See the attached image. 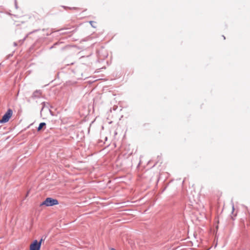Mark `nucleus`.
Returning a JSON list of instances; mask_svg holds the SVG:
<instances>
[{"instance_id":"obj_1","label":"nucleus","mask_w":250,"mask_h":250,"mask_svg":"<svg viewBox=\"0 0 250 250\" xmlns=\"http://www.w3.org/2000/svg\"><path fill=\"white\" fill-rule=\"evenodd\" d=\"M59 204V202L57 199H53L50 197L47 198L42 204V205H45L47 207L52 206Z\"/></svg>"},{"instance_id":"obj_2","label":"nucleus","mask_w":250,"mask_h":250,"mask_svg":"<svg viewBox=\"0 0 250 250\" xmlns=\"http://www.w3.org/2000/svg\"><path fill=\"white\" fill-rule=\"evenodd\" d=\"M42 240V239L40 241L35 240L30 246V250H40Z\"/></svg>"},{"instance_id":"obj_3","label":"nucleus","mask_w":250,"mask_h":250,"mask_svg":"<svg viewBox=\"0 0 250 250\" xmlns=\"http://www.w3.org/2000/svg\"><path fill=\"white\" fill-rule=\"evenodd\" d=\"M13 114V111L11 109H8L5 114L2 116V119L0 120V123L7 122Z\"/></svg>"},{"instance_id":"obj_4","label":"nucleus","mask_w":250,"mask_h":250,"mask_svg":"<svg viewBox=\"0 0 250 250\" xmlns=\"http://www.w3.org/2000/svg\"><path fill=\"white\" fill-rule=\"evenodd\" d=\"M42 92L41 90H36L32 95L33 98H40Z\"/></svg>"},{"instance_id":"obj_5","label":"nucleus","mask_w":250,"mask_h":250,"mask_svg":"<svg viewBox=\"0 0 250 250\" xmlns=\"http://www.w3.org/2000/svg\"><path fill=\"white\" fill-rule=\"evenodd\" d=\"M45 125L46 124L45 123H40L37 129L38 131L41 130L43 127L45 126Z\"/></svg>"},{"instance_id":"obj_6","label":"nucleus","mask_w":250,"mask_h":250,"mask_svg":"<svg viewBox=\"0 0 250 250\" xmlns=\"http://www.w3.org/2000/svg\"><path fill=\"white\" fill-rule=\"evenodd\" d=\"M89 23L90 24H91V25L94 27V28H95L96 26H95V21H89Z\"/></svg>"},{"instance_id":"obj_7","label":"nucleus","mask_w":250,"mask_h":250,"mask_svg":"<svg viewBox=\"0 0 250 250\" xmlns=\"http://www.w3.org/2000/svg\"><path fill=\"white\" fill-rule=\"evenodd\" d=\"M63 7H64L65 9H67V8H68V9H72V8H71V7H65V6H63ZM74 8H75L74 7H73V9H74Z\"/></svg>"},{"instance_id":"obj_8","label":"nucleus","mask_w":250,"mask_h":250,"mask_svg":"<svg viewBox=\"0 0 250 250\" xmlns=\"http://www.w3.org/2000/svg\"><path fill=\"white\" fill-rule=\"evenodd\" d=\"M15 3L16 8H17V0H15Z\"/></svg>"},{"instance_id":"obj_9","label":"nucleus","mask_w":250,"mask_h":250,"mask_svg":"<svg viewBox=\"0 0 250 250\" xmlns=\"http://www.w3.org/2000/svg\"><path fill=\"white\" fill-rule=\"evenodd\" d=\"M110 250H116L114 248H112Z\"/></svg>"},{"instance_id":"obj_10","label":"nucleus","mask_w":250,"mask_h":250,"mask_svg":"<svg viewBox=\"0 0 250 250\" xmlns=\"http://www.w3.org/2000/svg\"><path fill=\"white\" fill-rule=\"evenodd\" d=\"M223 38H224V39L225 40L226 38L224 36H223Z\"/></svg>"},{"instance_id":"obj_11","label":"nucleus","mask_w":250,"mask_h":250,"mask_svg":"<svg viewBox=\"0 0 250 250\" xmlns=\"http://www.w3.org/2000/svg\"><path fill=\"white\" fill-rule=\"evenodd\" d=\"M234 210V206H233V207H232V210Z\"/></svg>"}]
</instances>
